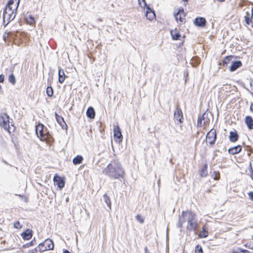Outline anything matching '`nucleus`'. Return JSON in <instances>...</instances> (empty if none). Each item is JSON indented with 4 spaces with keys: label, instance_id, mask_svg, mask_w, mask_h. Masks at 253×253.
Instances as JSON below:
<instances>
[{
    "label": "nucleus",
    "instance_id": "58836bf2",
    "mask_svg": "<svg viewBox=\"0 0 253 253\" xmlns=\"http://www.w3.org/2000/svg\"><path fill=\"white\" fill-rule=\"evenodd\" d=\"M19 3H20V0H18L16 2V4H15L14 5V6H13V9L16 12H17Z\"/></svg>",
    "mask_w": 253,
    "mask_h": 253
},
{
    "label": "nucleus",
    "instance_id": "3c124183",
    "mask_svg": "<svg viewBox=\"0 0 253 253\" xmlns=\"http://www.w3.org/2000/svg\"><path fill=\"white\" fill-rule=\"evenodd\" d=\"M250 109L251 111L253 112V103L251 104Z\"/></svg>",
    "mask_w": 253,
    "mask_h": 253
},
{
    "label": "nucleus",
    "instance_id": "423d86ee",
    "mask_svg": "<svg viewBox=\"0 0 253 253\" xmlns=\"http://www.w3.org/2000/svg\"><path fill=\"white\" fill-rule=\"evenodd\" d=\"M217 138V134L215 129H211L207 134L206 136V140H208L209 144L212 146L215 144ZM208 141H207V142Z\"/></svg>",
    "mask_w": 253,
    "mask_h": 253
},
{
    "label": "nucleus",
    "instance_id": "f03ea898",
    "mask_svg": "<svg viewBox=\"0 0 253 253\" xmlns=\"http://www.w3.org/2000/svg\"><path fill=\"white\" fill-rule=\"evenodd\" d=\"M103 173L110 179H119L124 177L125 170L118 160H113L108 165Z\"/></svg>",
    "mask_w": 253,
    "mask_h": 253
},
{
    "label": "nucleus",
    "instance_id": "6e6d98bb",
    "mask_svg": "<svg viewBox=\"0 0 253 253\" xmlns=\"http://www.w3.org/2000/svg\"><path fill=\"white\" fill-rule=\"evenodd\" d=\"M245 253H253V252H250V251H248V250H245Z\"/></svg>",
    "mask_w": 253,
    "mask_h": 253
},
{
    "label": "nucleus",
    "instance_id": "9b49d317",
    "mask_svg": "<svg viewBox=\"0 0 253 253\" xmlns=\"http://www.w3.org/2000/svg\"><path fill=\"white\" fill-rule=\"evenodd\" d=\"M245 22L246 25H249L253 23V7H252L251 12L247 11L244 16Z\"/></svg>",
    "mask_w": 253,
    "mask_h": 253
},
{
    "label": "nucleus",
    "instance_id": "72a5a7b5",
    "mask_svg": "<svg viewBox=\"0 0 253 253\" xmlns=\"http://www.w3.org/2000/svg\"><path fill=\"white\" fill-rule=\"evenodd\" d=\"M195 253H203V249L200 245H197L196 246Z\"/></svg>",
    "mask_w": 253,
    "mask_h": 253
},
{
    "label": "nucleus",
    "instance_id": "5701e85b",
    "mask_svg": "<svg viewBox=\"0 0 253 253\" xmlns=\"http://www.w3.org/2000/svg\"><path fill=\"white\" fill-rule=\"evenodd\" d=\"M86 116L89 119H94L95 116V112L92 107H89L86 112Z\"/></svg>",
    "mask_w": 253,
    "mask_h": 253
},
{
    "label": "nucleus",
    "instance_id": "49530a36",
    "mask_svg": "<svg viewBox=\"0 0 253 253\" xmlns=\"http://www.w3.org/2000/svg\"><path fill=\"white\" fill-rule=\"evenodd\" d=\"M249 198L253 201V192L251 191L248 193Z\"/></svg>",
    "mask_w": 253,
    "mask_h": 253
},
{
    "label": "nucleus",
    "instance_id": "7c9ffc66",
    "mask_svg": "<svg viewBox=\"0 0 253 253\" xmlns=\"http://www.w3.org/2000/svg\"><path fill=\"white\" fill-rule=\"evenodd\" d=\"M46 92L48 96L51 97L53 94L52 87L51 86H47L46 89Z\"/></svg>",
    "mask_w": 253,
    "mask_h": 253
},
{
    "label": "nucleus",
    "instance_id": "37998d69",
    "mask_svg": "<svg viewBox=\"0 0 253 253\" xmlns=\"http://www.w3.org/2000/svg\"><path fill=\"white\" fill-rule=\"evenodd\" d=\"M139 4L141 6L142 2L143 3L144 6H146V2L145 0H138Z\"/></svg>",
    "mask_w": 253,
    "mask_h": 253
},
{
    "label": "nucleus",
    "instance_id": "a878e982",
    "mask_svg": "<svg viewBox=\"0 0 253 253\" xmlns=\"http://www.w3.org/2000/svg\"><path fill=\"white\" fill-rule=\"evenodd\" d=\"M233 55H229V56H226L223 61V66L224 67H227V66H228V64L231 61V60L233 58Z\"/></svg>",
    "mask_w": 253,
    "mask_h": 253
},
{
    "label": "nucleus",
    "instance_id": "a211bd4d",
    "mask_svg": "<svg viewBox=\"0 0 253 253\" xmlns=\"http://www.w3.org/2000/svg\"><path fill=\"white\" fill-rule=\"evenodd\" d=\"M245 123L249 129H253V119L251 116H246L245 118Z\"/></svg>",
    "mask_w": 253,
    "mask_h": 253
},
{
    "label": "nucleus",
    "instance_id": "f3484780",
    "mask_svg": "<svg viewBox=\"0 0 253 253\" xmlns=\"http://www.w3.org/2000/svg\"><path fill=\"white\" fill-rule=\"evenodd\" d=\"M33 236V231L30 229H27L21 233V236L25 240H28L32 238Z\"/></svg>",
    "mask_w": 253,
    "mask_h": 253
},
{
    "label": "nucleus",
    "instance_id": "4be33fe9",
    "mask_svg": "<svg viewBox=\"0 0 253 253\" xmlns=\"http://www.w3.org/2000/svg\"><path fill=\"white\" fill-rule=\"evenodd\" d=\"M170 35L172 39L174 40H178L181 37L179 30L177 28H175L174 30H171L170 31Z\"/></svg>",
    "mask_w": 253,
    "mask_h": 253
},
{
    "label": "nucleus",
    "instance_id": "4d7b16f0",
    "mask_svg": "<svg viewBox=\"0 0 253 253\" xmlns=\"http://www.w3.org/2000/svg\"><path fill=\"white\" fill-rule=\"evenodd\" d=\"M97 21H101V19L100 18H98V19H97Z\"/></svg>",
    "mask_w": 253,
    "mask_h": 253
},
{
    "label": "nucleus",
    "instance_id": "09e8293b",
    "mask_svg": "<svg viewBox=\"0 0 253 253\" xmlns=\"http://www.w3.org/2000/svg\"><path fill=\"white\" fill-rule=\"evenodd\" d=\"M11 33L10 32H5L4 35L3 36V39L5 38V35L6 34L7 35V37H8V36H9L11 35Z\"/></svg>",
    "mask_w": 253,
    "mask_h": 253
},
{
    "label": "nucleus",
    "instance_id": "de8ad7c7",
    "mask_svg": "<svg viewBox=\"0 0 253 253\" xmlns=\"http://www.w3.org/2000/svg\"><path fill=\"white\" fill-rule=\"evenodd\" d=\"M250 172H251V177L252 179V180H253V169L252 167L251 168Z\"/></svg>",
    "mask_w": 253,
    "mask_h": 253
},
{
    "label": "nucleus",
    "instance_id": "a18cd8bd",
    "mask_svg": "<svg viewBox=\"0 0 253 253\" xmlns=\"http://www.w3.org/2000/svg\"><path fill=\"white\" fill-rule=\"evenodd\" d=\"M30 252H31V253H37L38 252H39V246H38V247H37L35 249L31 250Z\"/></svg>",
    "mask_w": 253,
    "mask_h": 253
},
{
    "label": "nucleus",
    "instance_id": "cd10ccee",
    "mask_svg": "<svg viewBox=\"0 0 253 253\" xmlns=\"http://www.w3.org/2000/svg\"><path fill=\"white\" fill-rule=\"evenodd\" d=\"M37 244V241L35 239V238H34L33 240H32L31 241H30V242L26 244H24L23 245V248H29L30 247H32V246H33L35 245H36Z\"/></svg>",
    "mask_w": 253,
    "mask_h": 253
},
{
    "label": "nucleus",
    "instance_id": "c9c22d12",
    "mask_svg": "<svg viewBox=\"0 0 253 253\" xmlns=\"http://www.w3.org/2000/svg\"><path fill=\"white\" fill-rule=\"evenodd\" d=\"M146 8V11L145 14H149L150 13L155 12L154 10L151 9L147 4L146 6H144Z\"/></svg>",
    "mask_w": 253,
    "mask_h": 253
},
{
    "label": "nucleus",
    "instance_id": "f704fd0d",
    "mask_svg": "<svg viewBox=\"0 0 253 253\" xmlns=\"http://www.w3.org/2000/svg\"><path fill=\"white\" fill-rule=\"evenodd\" d=\"M245 250L238 248L235 250H233L231 253H245Z\"/></svg>",
    "mask_w": 253,
    "mask_h": 253
},
{
    "label": "nucleus",
    "instance_id": "2f4dec72",
    "mask_svg": "<svg viewBox=\"0 0 253 253\" xmlns=\"http://www.w3.org/2000/svg\"><path fill=\"white\" fill-rule=\"evenodd\" d=\"M212 176L214 180H218L220 178V173L218 171H214Z\"/></svg>",
    "mask_w": 253,
    "mask_h": 253
},
{
    "label": "nucleus",
    "instance_id": "6e6552de",
    "mask_svg": "<svg viewBox=\"0 0 253 253\" xmlns=\"http://www.w3.org/2000/svg\"><path fill=\"white\" fill-rule=\"evenodd\" d=\"M174 17L175 20H179L180 23H182L185 19V14L183 8H179L177 13L174 14Z\"/></svg>",
    "mask_w": 253,
    "mask_h": 253
},
{
    "label": "nucleus",
    "instance_id": "1a4fd4ad",
    "mask_svg": "<svg viewBox=\"0 0 253 253\" xmlns=\"http://www.w3.org/2000/svg\"><path fill=\"white\" fill-rule=\"evenodd\" d=\"M174 119L180 124L183 122V116L181 109L177 107L174 113Z\"/></svg>",
    "mask_w": 253,
    "mask_h": 253
},
{
    "label": "nucleus",
    "instance_id": "c03bdc74",
    "mask_svg": "<svg viewBox=\"0 0 253 253\" xmlns=\"http://www.w3.org/2000/svg\"><path fill=\"white\" fill-rule=\"evenodd\" d=\"M4 81V76L3 74L0 75V83H3Z\"/></svg>",
    "mask_w": 253,
    "mask_h": 253
},
{
    "label": "nucleus",
    "instance_id": "2eb2a0df",
    "mask_svg": "<svg viewBox=\"0 0 253 253\" xmlns=\"http://www.w3.org/2000/svg\"><path fill=\"white\" fill-rule=\"evenodd\" d=\"M242 147L240 145L230 148L228 150V152L231 155H235L239 153L242 151Z\"/></svg>",
    "mask_w": 253,
    "mask_h": 253
},
{
    "label": "nucleus",
    "instance_id": "4c0bfd02",
    "mask_svg": "<svg viewBox=\"0 0 253 253\" xmlns=\"http://www.w3.org/2000/svg\"><path fill=\"white\" fill-rule=\"evenodd\" d=\"M14 227L16 229H20L22 227V225L19 221H16L14 223Z\"/></svg>",
    "mask_w": 253,
    "mask_h": 253
},
{
    "label": "nucleus",
    "instance_id": "ea45409f",
    "mask_svg": "<svg viewBox=\"0 0 253 253\" xmlns=\"http://www.w3.org/2000/svg\"><path fill=\"white\" fill-rule=\"evenodd\" d=\"M29 19H30V21L29 22V23L30 24H33V23H34L35 22L34 18L32 15L29 16Z\"/></svg>",
    "mask_w": 253,
    "mask_h": 253
},
{
    "label": "nucleus",
    "instance_id": "e433bc0d",
    "mask_svg": "<svg viewBox=\"0 0 253 253\" xmlns=\"http://www.w3.org/2000/svg\"><path fill=\"white\" fill-rule=\"evenodd\" d=\"M136 219L140 223H144V219L141 217V216L140 214H137L136 216Z\"/></svg>",
    "mask_w": 253,
    "mask_h": 253
},
{
    "label": "nucleus",
    "instance_id": "bb28decb",
    "mask_svg": "<svg viewBox=\"0 0 253 253\" xmlns=\"http://www.w3.org/2000/svg\"><path fill=\"white\" fill-rule=\"evenodd\" d=\"M103 199L104 202L106 204L107 206L109 209H111V202L110 198L106 195L104 194L103 196Z\"/></svg>",
    "mask_w": 253,
    "mask_h": 253
},
{
    "label": "nucleus",
    "instance_id": "c756f323",
    "mask_svg": "<svg viewBox=\"0 0 253 253\" xmlns=\"http://www.w3.org/2000/svg\"><path fill=\"white\" fill-rule=\"evenodd\" d=\"M8 81L12 85H14L16 83V78L13 73L10 74L8 76Z\"/></svg>",
    "mask_w": 253,
    "mask_h": 253
},
{
    "label": "nucleus",
    "instance_id": "6ab92c4d",
    "mask_svg": "<svg viewBox=\"0 0 253 253\" xmlns=\"http://www.w3.org/2000/svg\"><path fill=\"white\" fill-rule=\"evenodd\" d=\"M239 134L236 130L231 131L229 136V140L231 142H235L238 141L239 139Z\"/></svg>",
    "mask_w": 253,
    "mask_h": 253
},
{
    "label": "nucleus",
    "instance_id": "412c9836",
    "mask_svg": "<svg viewBox=\"0 0 253 253\" xmlns=\"http://www.w3.org/2000/svg\"><path fill=\"white\" fill-rule=\"evenodd\" d=\"M208 228L205 225L202 227V230L200 232L198 236L200 238H206L208 236Z\"/></svg>",
    "mask_w": 253,
    "mask_h": 253
},
{
    "label": "nucleus",
    "instance_id": "ddd939ff",
    "mask_svg": "<svg viewBox=\"0 0 253 253\" xmlns=\"http://www.w3.org/2000/svg\"><path fill=\"white\" fill-rule=\"evenodd\" d=\"M55 116L58 124L61 126L63 129H67L68 126L66 124L63 118L57 114L56 112L55 113Z\"/></svg>",
    "mask_w": 253,
    "mask_h": 253
},
{
    "label": "nucleus",
    "instance_id": "a19ab883",
    "mask_svg": "<svg viewBox=\"0 0 253 253\" xmlns=\"http://www.w3.org/2000/svg\"><path fill=\"white\" fill-rule=\"evenodd\" d=\"M204 114L203 115V116L201 117H199L198 119V124H200L201 125L202 124V121L204 119Z\"/></svg>",
    "mask_w": 253,
    "mask_h": 253
},
{
    "label": "nucleus",
    "instance_id": "393cba45",
    "mask_svg": "<svg viewBox=\"0 0 253 253\" xmlns=\"http://www.w3.org/2000/svg\"><path fill=\"white\" fill-rule=\"evenodd\" d=\"M83 160V157L81 155H78L73 159V163L75 165H79L82 163Z\"/></svg>",
    "mask_w": 253,
    "mask_h": 253
},
{
    "label": "nucleus",
    "instance_id": "c85d7f7f",
    "mask_svg": "<svg viewBox=\"0 0 253 253\" xmlns=\"http://www.w3.org/2000/svg\"><path fill=\"white\" fill-rule=\"evenodd\" d=\"M200 64L199 58L194 57L191 59V64L193 67H197Z\"/></svg>",
    "mask_w": 253,
    "mask_h": 253
},
{
    "label": "nucleus",
    "instance_id": "8fccbe9b",
    "mask_svg": "<svg viewBox=\"0 0 253 253\" xmlns=\"http://www.w3.org/2000/svg\"><path fill=\"white\" fill-rule=\"evenodd\" d=\"M219 152V150L214 151L213 152V158H214L217 156L216 152Z\"/></svg>",
    "mask_w": 253,
    "mask_h": 253
},
{
    "label": "nucleus",
    "instance_id": "b1692460",
    "mask_svg": "<svg viewBox=\"0 0 253 253\" xmlns=\"http://www.w3.org/2000/svg\"><path fill=\"white\" fill-rule=\"evenodd\" d=\"M208 165L205 164L200 171V174L201 177H206L208 175Z\"/></svg>",
    "mask_w": 253,
    "mask_h": 253
},
{
    "label": "nucleus",
    "instance_id": "0eeeda50",
    "mask_svg": "<svg viewBox=\"0 0 253 253\" xmlns=\"http://www.w3.org/2000/svg\"><path fill=\"white\" fill-rule=\"evenodd\" d=\"M53 181L54 184L56 185L58 188L61 190L65 186V180L63 178L55 174L53 177Z\"/></svg>",
    "mask_w": 253,
    "mask_h": 253
},
{
    "label": "nucleus",
    "instance_id": "864d4df0",
    "mask_svg": "<svg viewBox=\"0 0 253 253\" xmlns=\"http://www.w3.org/2000/svg\"><path fill=\"white\" fill-rule=\"evenodd\" d=\"M144 252H145V253H150L149 252H148V249H147V247H145V248H144Z\"/></svg>",
    "mask_w": 253,
    "mask_h": 253
},
{
    "label": "nucleus",
    "instance_id": "dca6fc26",
    "mask_svg": "<svg viewBox=\"0 0 253 253\" xmlns=\"http://www.w3.org/2000/svg\"><path fill=\"white\" fill-rule=\"evenodd\" d=\"M231 65L229 67V69L231 72H234L236 71L238 68L240 67L242 65V63L241 61H231Z\"/></svg>",
    "mask_w": 253,
    "mask_h": 253
},
{
    "label": "nucleus",
    "instance_id": "9d476101",
    "mask_svg": "<svg viewBox=\"0 0 253 253\" xmlns=\"http://www.w3.org/2000/svg\"><path fill=\"white\" fill-rule=\"evenodd\" d=\"M114 137L116 141L120 142L122 141L123 136L120 127L117 126L114 128Z\"/></svg>",
    "mask_w": 253,
    "mask_h": 253
},
{
    "label": "nucleus",
    "instance_id": "aec40b11",
    "mask_svg": "<svg viewBox=\"0 0 253 253\" xmlns=\"http://www.w3.org/2000/svg\"><path fill=\"white\" fill-rule=\"evenodd\" d=\"M58 82L60 84H62L65 79V78L67 77L65 76L64 71L63 69L60 68H58Z\"/></svg>",
    "mask_w": 253,
    "mask_h": 253
},
{
    "label": "nucleus",
    "instance_id": "39448f33",
    "mask_svg": "<svg viewBox=\"0 0 253 253\" xmlns=\"http://www.w3.org/2000/svg\"><path fill=\"white\" fill-rule=\"evenodd\" d=\"M9 123V116L6 113L1 114L0 116V125L5 130L8 131L9 133H11Z\"/></svg>",
    "mask_w": 253,
    "mask_h": 253
},
{
    "label": "nucleus",
    "instance_id": "5fc2aeb1",
    "mask_svg": "<svg viewBox=\"0 0 253 253\" xmlns=\"http://www.w3.org/2000/svg\"><path fill=\"white\" fill-rule=\"evenodd\" d=\"M63 253H71L67 250H64L63 251Z\"/></svg>",
    "mask_w": 253,
    "mask_h": 253
},
{
    "label": "nucleus",
    "instance_id": "f257e3e1",
    "mask_svg": "<svg viewBox=\"0 0 253 253\" xmlns=\"http://www.w3.org/2000/svg\"><path fill=\"white\" fill-rule=\"evenodd\" d=\"M187 222V229L189 231L197 232L198 223L196 214L191 210L183 211L181 214L178 215V221L177 227L181 230L183 227V223Z\"/></svg>",
    "mask_w": 253,
    "mask_h": 253
},
{
    "label": "nucleus",
    "instance_id": "7ed1b4c3",
    "mask_svg": "<svg viewBox=\"0 0 253 253\" xmlns=\"http://www.w3.org/2000/svg\"><path fill=\"white\" fill-rule=\"evenodd\" d=\"M17 0H9L5 5L3 11V22L6 27L15 17L17 12L13 9V5Z\"/></svg>",
    "mask_w": 253,
    "mask_h": 253
},
{
    "label": "nucleus",
    "instance_id": "79ce46f5",
    "mask_svg": "<svg viewBox=\"0 0 253 253\" xmlns=\"http://www.w3.org/2000/svg\"><path fill=\"white\" fill-rule=\"evenodd\" d=\"M245 246L248 249L253 250V244L247 243L245 245Z\"/></svg>",
    "mask_w": 253,
    "mask_h": 253
},
{
    "label": "nucleus",
    "instance_id": "603ef678",
    "mask_svg": "<svg viewBox=\"0 0 253 253\" xmlns=\"http://www.w3.org/2000/svg\"><path fill=\"white\" fill-rule=\"evenodd\" d=\"M250 85L252 86V90H253V79L250 82Z\"/></svg>",
    "mask_w": 253,
    "mask_h": 253
},
{
    "label": "nucleus",
    "instance_id": "f8f14e48",
    "mask_svg": "<svg viewBox=\"0 0 253 253\" xmlns=\"http://www.w3.org/2000/svg\"><path fill=\"white\" fill-rule=\"evenodd\" d=\"M195 26L198 27H204L207 23L205 18L202 17H196L194 21Z\"/></svg>",
    "mask_w": 253,
    "mask_h": 253
},
{
    "label": "nucleus",
    "instance_id": "20e7f679",
    "mask_svg": "<svg viewBox=\"0 0 253 253\" xmlns=\"http://www.w3.org/2000/svg\"><path fill=\"white\" fill-rule=\"evenodd\" d=\"M54 248V244L52 240L48 238L44 242L39 244V252L42 253L47 250H52Z\"/></svg>",
    "mask_w": 253,
    "mask_h": 253
},
{
    "label": "nucleus",
    "instance_id": "4468645a",
    "mask_svg": "<svg viewBox=\"0 0 253 253\" xmlns=\"http://www.w3.org/2000/svg\"><path fill=\"white\" fill-rule=\"evenodd\" d=\"M44 126L42 124L39 125L36 128V132L39 137L42 138L45 135L46 133L44 132Z\"/></svg>",
    "mask_w": 253,
    "mask_h": 253
},
{
    "label": "nucleus",
    "instance_id": "473e14b6",
    "mask_svg": "<svg viewBox=\"0 0 253 253\" xmlns=\"http://www.w3.org/2000/svg\"><path fill=\"white\" fill-rule=\"evenodd\" d=\"M145 16L146 18L149 20H152L153 18L155 17V12L150 13L149 14H145Z\"/></svg>",
    "mask_w": 253,
    "mask_h": 253
}]
</instances>
